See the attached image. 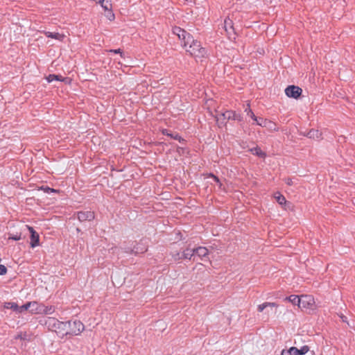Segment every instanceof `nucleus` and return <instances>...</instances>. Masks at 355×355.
Listing matches in <instances>:
<instances>
[{
	"mask_svg": "<svg viewBox=\"0 0 355 355\" xmlns=\"http://www.w3.org/2000/svg\"><path fill=\"white\" fill-rule=\"evenodd\" d=\"M209 176L212 178L213 180L216 182V184L218 185L219 184V182H220V180L218 179V177H216V175H214V174L212 173H210L209 174Z\"/></svg>",
	"mask_w": 355,
	"mask_h": 355,
	"instance_id": "32",
	"label": "nucleus"
},
{
	"mask_svg": "<svg viewBox=\"0 0 355 355\" xmlns=\"http://www.w3.org/2000/svg\"><path fill=\"white\" fill-rule=\"evenodd\" d=\"M282 355H292L291 352V347H290L288 349H283L282 351Z\"/></svg>",
	"mask_w": 355,
	"mask_h": 355,
	"instance_id": "30",
	"label": "nucleus"
},
{
	"mask_svg": "<svg viewBox=\"0 0 355 355\" xmlns=\"http://www.w3.org/2000/svg\"><path fill=\"white\" fill-rule=\"evenodd\" d=\"M320 134L319 133L318 130H310L306 136L309 138H316V139H318L320 137Z\"/></svg>",
	"mask_w": 355,
	"mask_h": 355,
	"instance_id": "24",
	"label": "nucleus"
},
{
	"mask_svg": "<svg viewBox=\"0 0 355 355\" xmlns=\"http://www.w3.org/2000/svg\"><path fill=\"white\" fill-rule=\"evenodd\" d=\"M302 90L300 87L295 85H290L285 89V94L288 97L297 98L302 94Z\"/></svg>",
	"mask_w": 355,
	"mask_h": 355,
	"instance_id": "8",
	"label": "nucleus"
},
{
	"mask_svg": "<svg viewBox=\"0 0 355 355\" xmlns=\"http://www.w3.org/2000/svg\"><path fill=\"white\" fill-rule=\"evenodd\" d=\"M250 151L253 154L256 155L261 157H264L266 156L265 153H263L261 148L258 146H256L254 148H250Z\"/></svg>",
	"mask_w": 355,
	"mask_h": 355,
	"instance_id": "20",
	"label": "nucleus"
},
{
	"mask_svg": "<svg viewBox=\"0 0 355 355\" xmlns=\"http://www.w3.org/2000/svg\"><path fill=\"white\" fill-rule=\"evenodd\" d=\"M109 51L112 52V53H120L121 56L123 57V52H122L121 49H111Z\"/></svg>",
	"mask_w": 355,
	"mask_h": 355,
	"instance_id": "31",
	"label": "nucleus"
},
{
	"mask_svg": "<svg viewBox=\"0 0 355 355\" xmlns=\"http://www.w3.org/2000/svg\"><path fill=\"white\" fill-rule=\"evenodd\" d=\"M96 3H99L105 10L110 11V10H112V3L110 0H97Z\"/></svg>",
	"mask_w": 355,
	"mask_h": 355,
	"instance_id": "16",
	"label": "nucleus"
},
{
	"mask_svg": "<svg viewBox=\"0 0 355 355\" xmlns=\"http://www.w3.org/2000/svg\"><path fill=\"white\" fill-rule=\"evenodd\" d=\"M297 302L300 303L299 308L301 309L313 311L316 309L315 301L312 295H302Z\"/></svg>",
	"mask_w": 355,
	"mask_h": 355,
	"instance_id": "5",
	"label": "nucleus"
},
{
	"mask_svg": "<svg viewBox=\"0 0 355 355\" xmlns=\"http://www.w3.org/2000/svg\"><path fill=\"white\" fill-rule=\"evenodd\" d=\"M184 48L191 55L196 58H203L206 54V51L201 46L200 42L197 40H194L193 37L187 44V47Z\"/></svg>",
	"mask_w": 355,
	"mask_h": 355,
	"instance_id": "2",
	"label": "nucleus"
},
{
	"mask_svg": "<svg viewBox=\"0 0 355 355\" xmlns=\"http://www.w3.org/2000/svg\"><path fill=\"white\" fill-rule=\"evenodd\" d=\"M67 336H73L80 335L85 330L84 324L78 320L66 322Z\"/></svg>",
	"mask_w": 355,
	"mask_h": 355,
	"instance_id": "3",
	"label": "nucleus"
},
{
	"mask_svg": "<svg viewBox=\"0 0 355 355\" xmlns=\"http://www.w3.org/2000/svg\"><path fill=\"white\" fill-rule=\"evenodd\" d=\"M162 133H163V135H168L170 137L171 136V135L168 133V131L167 130H163Z\"/></svg>",
	"mask_w": 355,
	"mask_h": 355,
	"instance_id": "38",
	"label": "nucleus"
},
{
	"mask_svg": "<svg viewBox=\"0 0 355 355\" xmlns=\"http://www.w3.org/2000/svg\"><path fill=\"white\" fill-rule=\"evenodd\" d=\"M7 272V268L3 265H0V275H5Z\"/></svg>",
	"mask_w": 355,
	"mask_h": 355,
	"instance_id": "29",
	"label": "nucleus"
},
{
	"mask_svg": "<svg viewBox=\"0 0 355 355\" xmlns=\"http://www.w3.org/2000/svg\"><path fill=\"white\" fill-rule=\"evenodd\" d=\"M263 127L266 128L270 132H277L279 128L275 123L267 119Z\"/></svg>",
	"mask_w": 355,
	"mask_h": 355,
	"instance_id": "14",
	"label": "nucleus"
},
{
	"mask_svg": "<svg viewBox=\"0 0 355 355\" xmlns=\"http://www.w3.org/2000/svg\"><path fill=\"white\" fill-rule=\"evenodd\" d=\"M42 314H52L55 311V308L53 306H46L42 304Z\"/></svg>",
	"mask_w": 355,
	"mask_h": 355,
	"instance_id": "23",
	"label": "nucleus"
},
{
	"mask_svg": "<svg viewBox=\"0 0 355 355\" xmlns=\"http://www.w3.org/2000/svg\"><path fill=\"white\" fill-rule=\"evenodd\" d=\"M45 324L49 330L55 332L59 337L63 338L67 336V327L68 324L66 322H61L55 318L50 317L46 320Z\"/></svg>",
	"mask_w": 355,
	"mask_h": 355,
	"instance_id": "1",
	"label": "nucleus"
},
{
	"mask_svg": "<svg viewBox=\"0 0 355 355\" xmlns=\"http://www.w3.org/2000/svg\"><path fill=\"white\" fill-rule=\"evenodd\" d=\"M106 16L110 21H113L115 19V16L112 12V10H110V11H108V13L107 14Z\"/></svg>",
	"mask_w": 355,
	"mask_h": 355,
	"instance_id": "28",
	"label": "nucleus"
},
{
	"mask_svg": "<svg viewBox=\"0 0 355 355\" xmlns=\"http://www.w3.org/2000/svg\"><path fill=\"white\" fill-rule=\"evenodd\" d=\"M254 121H255L257 123V124L258 125H260V126H263V124L266 123L265 121H267V119H263V118H261V117H257L256 116V119H252Z\"/></svg>",
	"mask_w": 355,
	"mask_h": 355,
	"instance_id": "26",
	"label": "nucleus"
},
{
	"mask_svg": "<svg viewBox=\"0 0 355 355\" xmlns=\"http://www.w3.org/2000/svg\"><path fill=\"white\" fill-rule=\"evenodd\" d=\"M275 198L277 202L281 205H284L286 202L285 197L279 193H278L277 196H275Z\"/></svg>",
	"mask_w": 355,
	"mask_h": 355,
	"instance_id": "25",
	"label": "nucleus"
},
{
	"mask_svg": "<svg viewBox=\"0 0 355 355\" xmlns=\"http://www.w3.org/2000/svg\"><path fill=\"white\" fill-rule=\"evenodd\" d=\"M4 307L6 309H12L15 311L21 313L24 311H21L20 306H19L15 302H6L5 303Z\"/></svg>",
	"mask_w": 355,
	"mask_h": 355,
	"instance_id": "18",
	"label": "nucleus"
},
{
	"mask_svg": "<svg viewBox=\"0 0 355 355\" xmlns=\"http://www.w3.org/2000/svg\"><path fill=\"white\" fill-rule=\"evenodd\" d=\"M244 112L246 113L247 116H250L252 119H256V116L250 109V105L249 102H247Z\"/></svg>",
	"mask_w": 355,
	"mask_h": 355,
	"instance_id": "22",
	"label": "nucleus"
},
{
	"mask_svg": "<svg viewBox=\"0 0 355 355\" xmlns=\"http://www.w3.org/2000/svg\"><path fill=\"white\" fill-rule=\"evenodd\" d=\"M300 296L295 295H291L285 298L286 301H288L291 302L294 305L300 306V303L297 302L298 300H300Z\"/></svg>",
	"mask_w": 355,
	"mask_h": 355,
	"instance_id": "19",
	"label": "nucleus"
},
{
	"mask_svg": "<svg viewBox=\"0 0 355 355\" xmlns=\"http://www.w3.org/2000/svg\"><path fill=\"white\" fill-rule=\"evenodd\" d=\"M44 190L46 192H47V193H49V192H50V191H51V192H56V191H55V189H51V188H49V187H46V188H44Z\"/></svg>",
	"mask_w": 355,
	"mask_h": 355,
	"instance_id": "36",
	"label": "nucleus"
},
{
	"mask_svg": "<svg viewBox=\"0 0 355 355\" xmlns=\"http://www.w3.org/2000/svg\"><path fill=\"white\" fill-rule=\"evenodd\" d=\"M182 1H184V2H187V1H190V2H191V1H192V0H182Z\"/></svg>",
	"mask_w": 355,
	"mask_h": 355,
	"instance_id": "40",
	"label": "nucleus"
},
{
	"mask_svg": "<svg viewBox=\"0 0 355 355\" xmlns=\"http://www.w3.org/2000/svg\"><path fill=\"white\" fill-rule=\"evenodd\" d=\"M195 254L200 257L202 261L208 259L209 250L205 247H198L195 248Z\"/></svg>",
	"mask_w": 355,
	"mask_h": 355,
	"instance_id": "12",
	"label": "nucleus"
},
{
	"mask_svg": "<svg viewBox=\"0 0 355 355\" xmlns=\"http://www.w3.org/2000/svg\"><path fill=\"white\" fill-rule=\"evenodd\" d=\"M309 351V347L307 345L302 346L300 349L291 347L292 355H304Z\"/></svg>",
	"mask_w": 355,
	"mask_h": 355,
	"instance_id": "13",
	"label": "nucleus"
},
{
	"mask_svg": "<svg viewBox=\"0 0 355 355\" xmlns=\"http://www.w3.org/2000/svg\"><path fill=\"white\" fill-rule=\"evenodd\" d=\"M286 183L288 184V185H291L292 184V180L288 179L286 182Z\"/></svg>",
	"mask_w": 355,
	"mask_h": 355,
	"instance_id": "39",
	"label": "nucleus"
},
{
	"mask_svg": "<svg viewBox=\"0 0 355 355\" xmlns=\"http://www.w3.org/2000/svg\"><path fill=\"white\" fill-rule=\"evenodd\" d=\"M195 254V249H186L183 251L182 256L180 255L179 252H176L172 254V257L174 260L178 261L182 259H191L193 256Z\"/></svg>",
	"mask_w": 355,
	"mask_h": 355,
	"instance_id": "10",
	"label": "nucleus"
},
{
	"mask_svg": "<svg viewBox=\"0 0 355 355\" xmlns=\"http://www.w3.org/2000/svg\"><path fill=\"white\" fill-rule=\"evenodd\" d=\"M209 176L212 178L213 180L216 182V184L218 185L219 184V182H220V180L218 179V177H216V175H214V174L212 173H210L209 174Z\"/></svg>",
	"mask_w": 355,
	"mask_h": 355,
	"instance_id": "33",
	"label": "nucleus"
},
{
	"mask_svg": "<svg viewBox=\"0 0 355 355\" xmlns=\"http://www.w3.org/2000/svg\"><path fill=\"white\" fill-rule=\"evenodd\" d=\"M46 79L49 83H51L53 80L63 81L64 78L59 75L50 74L46 78Z\"/></svg>",
	"mask_w": 355,
	"mask_h": 355,
	"instance_id": "21",
	"label": "nucleus"
},
{
	"mask_svg": "<svg viewBox=\"0 0 355 355\" xmlns=\"http://www.w3.org/2000/svg\"><path fill=\"white\" fill-rule=\"evenodd\" d=\"M42 304H38L37 302H30L20 306L21 311H27L28 309L31 313L42 314Z\"/></svg>",
	"mask_w": 355,
	"mask_h": 355,
	"instance_id": "7",
	"label": "nucleus"
},
{
	"mask_svg": "<svg viewBox=\"0 0 355 355\" xmlns=\"http://www.w3.org/2000/svg\"><path fill=\"white\" fill-rule=\"evenodd\" d=\"M277 307V304L275 302H264L257 306V311L259 312H263V310L267 307Z\"/></svg>",
	"mask_w": 355,
	"mask_h": 355,
	"instance_id": "17",
	"label": "nucleus"
},
{
	"mask_svg": "<svg viewBox=\"0 0 355 355\" xmlns=\"http://www.w3.org/2000/svg\"><path fill=\"white\" fill-rule=\"evenodd\" d=\"M171 137L173 138L174 139L179 140V141H180V139H181V137L178 134H176L175 135H171Z\"/></svg>",
	"mask_w": 355,
	"mask_h": 355,
	"instance_id": "35",
	"label": "nucleus"
},
{
	"mask_svg": "<svg viewBox=\"0 0 355 355\" xmlns=\"http://www.w3.org/2000/svg\"><path fill=\"white\" fill-rule=\"evenodd\" d=\"M227 25H229L230 26V28H232V21L230 19H226L225 20V30L227 31Z\"/></svg>",
	"mask_w": 355,
	"mask_h": 355,
	"instance_id": "34",
	"label": "nucleus"
},
{
	"mask_svg": "<svg viewBox=\"0 0 355 355\" xmlns=\"http://www.w3.org/2000/svg\"><path fill=\"white\" fill-rule=\"evenodd\" d=\"M216 121L220 126L225 123L227 120L234 119L241 121L242 117L240 114H237L235 112L232 110H226L220 113L219 115L215 116Z\"/></svg>",
	"mask_w": 355,
	"mask_h": 355,
	"instance_id": "4",
	"label": "nucleus"
},
{
	"mask_svg": "<svg viewBox=\"0 0 355 355\" xmlns=\"http://www.w3.org/2000/svg\"><path fill=\"white\" fill-rule=\"evenodd\" d=\"M173 33L176 35L180 40L183 41V47H187V44L192 40V35L187 33L184 30L180 27H174L173 28Z\"/></svg>",
	"mask_w": 355,
	"mask_h": 355,
	"instance_id": "6",
	"label": "nucleus"
},
{
	"mask_svg": "<svg viewBox=\"0 0 355 355\" xmlns=\"http://www.w3.org/2000/svg\"><path fill=\"white\" fill-rule=\"evenodd\" d=\"M218 186L220 190L225 191V189L221 182H219V184Z\"/></svg>",
	"mask_w": 355,
	"mask_h": 355,
	"instance_id": "37",
	"label": "nucleus"
},
{
	"mask_svg": "<svg viewBox=\"0 0 355 355\" xmlns=\"http://www.w3.org/2000/svg\"><path fill=\"white\" fill-rule=\"evenodd\" d=\"M21 238V233H16L15 234H9L8 239H12L15 241H19Z\"/></svg>",
	"mask_w": 355,
	"mask_h": 355,
	"instance_id": "27",
	"label": "nucleus"
},
{
	"mask_svg": "<svg viewBox=\"0 0 355 355\" xmlns=\"http://www.w3.org/2000/svg\"><path fill=\"white\" fill-rule=\"evenodd\" d=\"M44 34L47 37L58 40L60 41H62L64 40V38L65 37L64 35L60 34L59 33H51V32L46 31V32H44Z\"/></svg>",
	"mask_w": 355,
	"mask_h": 355,
	"instance_id": "15",
	"label": "nucleus"
},
{
	"mask_svg": "<svg viewBox=\"0 0 355 355\" xmlns=\"http://www.w3.org/2000/svg\"><path fill=\"white\" fill-rule=\"evenodd\" d=\"M26 227L31 233V242L30 245L32 248L40 245V236L39 234L31 226L26 225Z\"/></svg>",
	"mask_w": 355,
	"mask_h": 355,
	"instance_id": "9",
	"label": "nucleus"
},
{
	"mask_svg": "<svg viewBox=\"0 0 355 355\" xmlns=\"http://www.w3.org/2000/svg\"><path fill=\"white\" fill-rule=\"evenodd\" d=\"M77 217L80 221H91L94 219V212L91 211H79L77 214Z\"/></svg>",
	"mask_w": 355,
	"mask_h": 355,
	"instance_id": "11",
	"label": "nucleus"
}]
</instances>
